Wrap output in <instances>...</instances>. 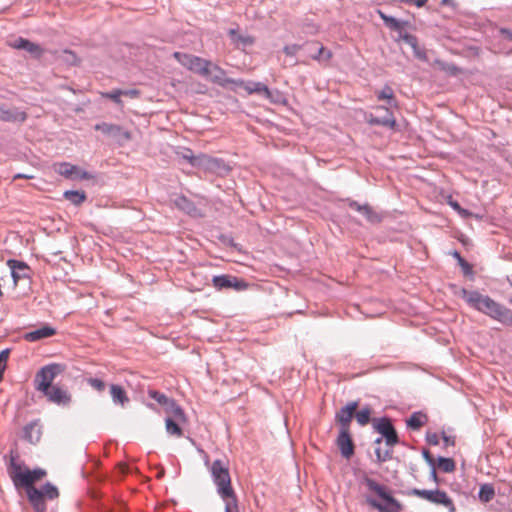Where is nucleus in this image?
Instances as JSON below:
<instances>
[{"mask_svg":"<svg viewBox=\"0 0 512 512\" xmlns=\"http://www.w3.org/2000/svg\"><path fill=\"white\" fill-rule=\"evenodd\" d=\"M459 295L470 308L505 326L512 327V310L489 295L482 294L477 290H467L466 288H461Z\"/></svg>","mask_w":512,"mask_h":512,"instance_id":"nucleus-1","label":"nucleus"},{"mask_svg":"<svg viewBox=\"0 0 512 512\" xmlns=\"http://www.w3.org/2000/svg\"><path fill=\"white\" fill-rule=\"evenodd\" d=\"M210 473L217 493L225 503V512H239L237 496L231 485L228 467L220 459H216L210 466Z\"/></svg>","mask_w":512,"mask_h":512,"instance_id":"nucleus-2","label":"nucleus"},{"mask_svg":"<svg viewBox=\"0 0 512 512\" xmlns=\"http://www.w3.org/2000/svg\"><path fill=\"white\" fill-rule=\"evenodd\" d=\"M363 484L371 492H374L385 504L379 502L371 495L365 496L366 503L378 512H400L402 510V504L393 497L389 489L382 484H379L373 478L365 477Z\"/></svg>","mask_w":512,"mask_h":512,"instance_id":"nucleus-3","label":"nucleus"},{"mask_svg":"<svg viewBox=\"0 0 512 512\" xmlns=\"http://www.w3.org/2000/svg\"><path fill=\"white\" fill-rule=\"evenodd\" d=\"M27 497L35 512H46L45 499H57L59 491L55 485L47 482L41 488L31 487L28 490Z\"/></svg>","mask_w":512,"mask_h":512,"instance_id":"nucleus-4","label":"nucleus"},{"mask_svg":"<svg viewBox=\"0 0 512 512\" xmlns=\"http://www.w3.org/2000/svg\"><path fill=\"white\" fill-rule=\"evenodd\" d=\"M10 476L14 482L15 486L25 487L26 493L31 487H34L33 484L35 481L41 479L46 475V471L42 468H36L32 471L26 469L24 472L21 471V466L16 463L15 459L12 457L10 461Z\"/></svg>","mask_w":512,"mask_h":512,"instance_id":"nucleus-5","label":"nucleus"},{"mask_svg":"<svg viewBox=\"0 0 512 512\" xmlns=\"http://www.w3.org/2000/svg\"><path fill=\"white\" fill-rule=\"evenodd\" d=\"M65 370V365L60 363H51L43 366L35 375V389L44 392L53 386V381Z\"/></svg>","mask_w":512,"mask_h":512,"instance_id":"nucleus-6","label":"nucleus"},{"mask_svg":"<svg viewBox=\"0 0 512 512\" xmlns=\"http://www.w3.org/2000/svg\"><path fill=\"white\" fill-rule=\"evenodd\" d=\"M174 57L178 59V61L183 66L187 67L189 70L201 76L208 77V75L211 73V62L208 60L202 59L194 55L181 54L179 52H175Z\"/></svg>","mask_w":512,"mask_h":512,"instance_id":"nucleus-7","label":"nucleus"},{"mask_svg":"<svg viewBox=\"0 0 512 512\" xmlns=\"http://www.w3.org/2000/svg\"><path fill=\"white\" fill-rule=\"evenodd\" d=\"M94 129L96 131L102 132L104 135L114 139L120 144H123L131 139V133L116 124L101 122L97 123L94 126Z\"/></svg>","mask_w":512,"mask_h":512,"instance_id":"nucleus-8","label":"nucleus"},{"mask_svg":"<svg viewBox=\"0 0 512 512\" xmlns=\"http://www.w3.org/2000/svg\"><path fill=\"white\" fill-rule=\"evenodd\" d=\"M374 428L385 438V442L388 446L393 447L399 442L397 432L390 418L382 417L378 420L375 419Z\"/></svg>","mask_w":512,"mask_h":512,"instance_id":"nucleus-9","label":"nucleus"},{"mask_svg":"<svg viewBox=\"0 0 512 512\" xmlns=\"http://www.w3.org/2000/svg\"><path fill=\"white\" fill-rule=\"evenodd\" d=\"M213 286L218 290L233 288L236 291L245 290L247 283L235 276L218 275L212 279Z\"/></svg>","mask_w":512,"mask_h":512,"instance_id":"nucleus-10","label":"nucleus"},{"mask_svg":"<svg viewBox=\"0 0 512 512\" xmlns=\"http://www.w3.org/2000/svg\"><path fill=\"white\" fill-rule=\"evenodd\" d=\"M210 71H211V73L208 75L207 78H209V80L211 82H213L221 87L225 88L229 84H234L236 86L244 85V81L241 79H232V78L226 77L225 70L222 69L221 67H219L218 65H214L211 63Z\"/></svg>","mask_w":512,"mask_h":512,"instance_id":"nucleus-11","label":"nucleus"},{"mask_svg":"<svg viewBox=\"0 0 512 512\" xmlns=\"http://www.w3.org/2000/svg\"><path fill=\"white\" fill-rule=\"evenodd\" d=\"M42 393L49 402L57 405L66 406L71 402V394L58 385H53Z\"/></svg>","mask_w":512,"mask_h":512,"instance_id":"nucleus-12","label":"nucleus"},{"mask_svg":"<svg viewBox=\"0 0 512 512\" xmlns=\"http://www.w3.org/2000/svg\"><path fill=\"white\" fill-rule=\"evenodd\" d=\"M358 407L357 401H351L336 412L335 420L340 425V430H350V424Z\"/></svg>","mask_w":512,"mask_h":512,"instance_id":"nucleus-13","label":"nucleus"},{"mask_svg":"<svg viewBox=\"0 0 512 512\" xmlns=\"http://www.w3.org/2000/svg\"><path fill=\"white\" fill-rule=\"evenodd\" d=\"M336 444L344 458L349 459L354 454V444L350 436V430H340Z\"/></svg>","mask_w":512,"mask_h":512,"instance_id":"nucleus-14","label":"nucleus"},{"mask_svg":"<svg viewBox=\"0 0 512 512\" xmlns=\"http://www.w3.org/2000/svg\"><path fill=\"white\" fill-rule=\"evenodd\" d=\"M436 505H442L447 508L448 512H456L455 504L448 494L440 489L431 490L430 496L427 500Z\"/></svg>","mask_w":512,"mask_h":512,"instance_id":"nucleus-15","label":"nucleus"},{"mask_svg":"<svg viewBox=\"0 0 512 512\" xmlns=\"http://www.w3.org/2000/svg\"><path fill=\"white\" fill-rule=\"evenodd\" d=\"M7 265L11 269V276L15 284H17L21 279L29 278L30 268L25 262L9 259L7 261Z\"/></svg>","mask_w":512,"mask_h":512,"instance_id":"nucleus-16","label":"nucleus"},{"mask_svg":"<svg viewBox=\"0 0 512 512\" xmlns=\"http://www.w3.org/2000/svg\"><path fill=\"white\" fill-rule=\"evenodd\" d=\"M200 162L201 166L205 169L215 172V173H221V172H228L229 167L226 165V163L219 158H214L207 156L205 154H200Z\"/></svg>","mask_w":512,"mask_h":512,"instance_id":"nucleus-17","label":"nucleus"},{"mask_svg":"<svg viewBox=\"0 0 512 512\" xmlns=\"http://www.w3.org/2000/svg\"><path fill=\"white\" fill-rule=\"evenodd\" d=\"M376 110L384 111V115L383 116H374L371 114L368 119L369 124L380 125V126L390 127V128L395 127V125H396L395 118L393 116V113L388 108H386L384 106H379V107H377Z\"/></svg>","mask_w":512,"mask_h":512,"instance_id":"nucleus-18","label":"nucleus"},{"mask_svg":"<svg viewBox=\"0 0 512 512\" xmlns=\"http://www.w3.org/2000/svg\"><path fill=\"white\" fill-rule=\"evenodd\" d=\"M13 48L22 49L30 53L32 56L36 58H40L43 55V49L36 43H33L27 39L19 37L13 41L11 44Z\"/></svg>","mask_w":512,"mask_h":512,"instance_id":"nucleus-19","label":"nucleus"},{"mask_svg":"<svg viewBox=\"0 0 512 512\" xmlns=\"http://www.w3.org/2000/svg\"><path fill=\"white\" fill-rule=\"evenodd\" d=\"M172 203L177 209L190 216H196L198 214V209L194 202L182 194L176 195L175 198L172 199Z\"/></svg>","mask_w":512,"mask_h":512,"instance_id":"nucleus-20","label":"nucleus"},{"mask_svg":"<svg viewBox=\"0 0 512 512\" xmlns=\"http://www.w3.org/2000/svg\"><path fill=\"white\" fill-rule=\"evenodd\" d=\"M27 114L18 109H9L5 105H0V121L4 122H24Z\"/></svg>","mask_w":512,"mask_h":512,"instance_id":"nucleus-21","label":"nucleus"},{"mask_svg":"<svg viewBox=\"0 0 512 512\" xmlns=\"http://www.w3.org/2000/svg\"><path fill=\"white\" fill-rule=\"evenodd\" d=\"M307 48L310 51L311 58L319 62H326L332 57V52L318 42L307 43Z\"/></svg>","mask_w":512,"mask_h":512,"instance_id":"nucleus-22","label":"nucleus"},{"mask_svg":"<svg viewBox=\"0 0 512 512\" xmlns=\"http://www.w3.org/2000/svg\"><path fill=\"white\" fill-rule=\"evenodd\" d=\"M109 392L112 402L115 405L125 407L130 402L126 390L119 384H111L109 386Z\"/></svg>","mask_w":512,"mask_h":512,"instance_id":"nucleus-23","label":"nucleus"},{"mask_svg":"<svg viewBox=\"0 0 512 512\" xmlns=\"http://www.w3.org/2000/svg\"><path fill=\"white\" fill-rule=\"evenodd\" d=\"M400 39L403 40L406 44H408L412 49L414 56L417 59L422 61L427 60L426 51L423 48H420L418 45V39L415 35L404 33L400 35Z\"/></svg>","mask_w":512,"mask_h":512,"instance_id":"nucleus-24","label":"nucleus"},{"mask_svg":"<svg viewBox=\"0 0 512 512\" xmlns=\"http://www.w3.org/2000/svg\"><path fill=\"white\" fill-rule=\"evenodd\" d=\"M56 330L50 326H43L24 335V339L29 342H35L55 335Z\"/></svg>","mask_w":512,"mask_h":512,"instance_id":"nucleus-25","label":"nucleus"},{"mask_svg":"<svg viewBox=\"0 0 512 512\" xmlns=\"http://www.w3.org/2000/svg\"><path fill=\"white\" fill-rule=\"evenodd\" d=\"M380 18L383 20L386 27L399 33V36L403 33L405 26L408 25L407 21H400L392 16H388L382 11H378Z\"/></svg>","mask_w":512,"mask_h":512,"instance_id":"nucleus-26","label":"nucleus"},{"mask_svg":"<svg viewBox=\"0 0 512 512\" xmlns=\"http://www.w3.org/2000/svg\"><path fill=\"white\" fill-rule=\"evenodd\" d=\"M23 438L29 443L35 444L41 438V429L36 422L27 424L23 429Z\"/></svg>","mask_w":512,"mask_h":512,"instance_id":"nucleus-27","label":"nucleus"},{"mask_svg":"<svg viewBox=\"0 0 512 512\" xmlns=\"http://www.w3.org/2000/svg\"><path fill=\"white\" fill-rule=\"evenodd\" d=\"M427 420V416L424 413L418 411L414 412L409 417V419H407L406 424L407 427L412 430H419L423 425L426 424Z\"/></svg>","mask_w":512,"mask_h":512,"instance_id":"nucleus-28","label":"nucleus"},{"mask_svg":"<svg viewBox=\"0 0 512 512\" xmlns=\"http://www.w3.org/2000/svg\"><path fill=\"white\" fill-rule=\"evenodd\" d=\"M177 156L195 167H200V155L195 156L190 148H181L176 152Z\"/></svg>","mask_w":512,"mask_h":512,"instance_id":"nucleus-29","label":"nucleus"},{"mask_svg":"<svg viewBox=\"0 0 512 512\" xmlns=\"http://www.w3.org/2000/svg\"><path fill=\"white\" fill-rule=\"evenodd\" d=\"M242 87L245 88V90L249 94L258 93V94H264L266 98H269L271 95V92L267 85L261 83V82H249L248 84H244Z\"/></svg>","mask_w":512,"mask_h":512,"instance_id":"nucleus-30","label":"nucleus"},{"mask_svg":"<svg viewBox=\"0 0 512 512\" xmlns=\"http://www.w3.org/2000/svg\"><path fill=\"white\" fill-rule=\"evenodd\" d=\"M382 440H383V437H379L374 441V444L377 445V447L375 448V455H376V460L378 463L386 462L392 458V450L391 449H386L383 451L379 447V445L382 443Z\"/></svg>","mask_w":512,"mask_h":512,"instance_id":"nucleus-31","label":"nucleus"},{"mask_svg":"<svg viewBox=\"0 0 512 512\" xmlns=\"http://www.w3.org/2000/svg\"><path fill=\"white\" fill-rule=\"evenodd\" d=\"M148 396L151 399H154L158 404L163 406L165 410L170 404H173V400H174L173 398L167 397L164 393H161L154 389L148 390Z\"/></svg>","mask_w":512,"mask_h":512,"instance_id":"nucleus-32","label":"nucleus"},{"mask_svg":"<svg viewBox=\"0 0 512 512\" xmlns=\"http://www.w3.org/2000/svg\"><path fill=\"white\" fill-rule=\"evenodd\" d=\"M64 198L74 205H80L86 200V194L84 191L67 190L64 192Z\"/></svg>","mask_w":512,"mask_h":512,"instance_id":"nucleus-33","label":"nucleus"},{"mask_svg":"<svg viewBox=\"0 0 512 512\" xmlns=\"http://www.w3.org/2000/svg\"><path fill=\"white\" fill-rule=\"evenodd\" d=\"M362 215L366 218V220L371 224H378L382 222L383 215L373 209L368 203H366V207L362 213Z\"/></svg>","mask_w":512,"mask_h":512,"instance_id":"nucleus-34","label":"nucleus"},{"mask_svg":"<svg viewBox=\"0 0 512 512\" xmlns=\"http://www.w3.org/2000/svg\"><path fill=\"white\" fill-rule=\"evenodd\" d=\"M495 496V489L492 484L486 483L480 486L478 497L484 502H490Z\"/></svg>","mask_w":512,"mask_h":512,"instance_id":"nucleus-35","label":"nucleus"},{"mask_svg":"<svg viewBox=\"0 0 512 512\" xmlns=\"http://www.w3.org/2000/svg\"><path fill=\"white\" fill-rule=\"evenodd\" d=\"M76 170V165H73L68 162H62L55 166V171L65 177V178H73L74 171Z\"/></svg>","mask_w":512,"mask_h":512,"instance_id":"nucleus-36","label":"nucleus"},{"mask_svg":"<svg viewBox=\"0 0 512 512\" xmlns=\"http://www.w3.org/2000/svg\"><path fill=\"white\" fill-rule=\"evenodd\" d=\"M165 411L171 414L179 422H186L187 420L184 410L176 403L175 400H173V404H170Z\"/></svg>","mask_w":512,"mask_h":512,"instance_id":"nucleus-37","label":"nucleus"},{"mask_svg":"<svg viewBox=\"0 0 512 512\" xmlns=\"http://www.w3.org/2000/svg\"><path fill=\"white\" fill-rule=\"evenodd\" d=\"M229 35L233 42L241 43L243 46L251 45L254 42V39L251 36L238 34L235 29H230Z\"/></svg>","mask_w":512,"mask_h":512,"instance_id":"nucleus-38","label":"nucleus"},{"mask_svg":"<svg viewBox=\"0 0 512 512\" xmlns=\"http://www.w3.org/2000/svg\"><path fill=\"white\" fill-rule=\"evenodd\" d=\"M356 420L360 426H365L370 422L371 418V408L369 406H365L355 414Z\"/></svg>","mask_w":512,"mask_h":512,"instance_id":"nucleus-39","label":"nucleus"},{"mask_svg":"<svg viewBox=\"0 0 512 512\" xmlns=\"http://www.w3.org/2000/svg\"><path fill=\"white\" fill-rule=\"evenodd\" d=\"M438 467L446 473H451L455 470V462L452 458L439 457Z\"/></svg>","mask_w":512,"mask_h":512,"instance_id":"nucleus-40","label":"nucleus"},{"mask_svg":"<svg viewBox=\"0 0 512 512\" xmlns=\"http://www.w3.org/2000/svg\"><path fill=\"white\" fill-rule=\"evenodd\" d=\"M378 100H387L389 105L394 102V92L389 85H385L377 94Z\"/></svg>","mask_w":512,"mask_h":512,"instance_id":"nucleus-41","label":"nucleus"},{"mask_svg":"<svg viewBox=\"0 0 512 512\" xmlns=\"http://www.w3.org/2000/svg\"><path fill=\"white\" fill-rule=\"evenodd\" d=\"M165 423H166V430H167L168 434L175 435L177 437L182 436V429L173 419L168 417V418H166Z\"/></svg>","mask_w":512,"mask_h":512,"instance_id":"nucleus-42","label":"nucleus"},{"mask_svg":"<svg viewBox=\"0 0 512 512\" xmlns=\"http://www.w3.org/2000/svg\"><path fill=\"white\" fill-rule=\"evenodd\" d=\"M86 381L90 387L98 392H103L106 388L105 382L99 378L90 377Z\"/></svg>","mask_w":512,"mask_h":512,"instance_id":"nucleus-43","label":"nucleus"},{"mask_svg":"<svg viewBox=\"0 0 512 512\" xmlns=\"http://www.w3.org/2000/svg\"><path fill=\"white\" fill-rule=\"evenodd\" d=\"M453 256L458 260V264L461 266L465 274L472 273L471 265L464 258L461 257L459 252L455 251L453 253Z\"/></svg>","mask_w":512,"mask_h":512,"instance_id":"nucleus-44","label":"nucleus"},{"mask_svg":"<svg viewBox=\"0 0 512 512\" xmlns=\"http://www.w3.org/2000/svg\"><path fill=\"white\" fill-rule=\"evenodd\" d=\"M103 96L108 98V99H110V100H112L117 105H121L122 104V100H121L122 90H120V89H115V90H112L110 92H107Z\"/></svg>","mask_w":512,"mask_h":512,"instance_id":"nucleus-45","label":"nucleus"},{"mask_svg":"<svg viewBox=\"0 0 512 512\" xmlns=\"http://www.w3.org/2000/svg\"><path fill=\"white\" fill-rule=\"evenodd\" d=\"M430 492H431V490L413 488L408 492V494L412 495V496L419 497V498L427 501L430 496Z\"/></svg>","mask_w":512,"mask_h":512,"instance_id":"nucleus-46","label":"nucleus"},{"mask_svg":"<svg viewBox=\"0 0 512 512\" xmlns=\"http://www.w3.org/2000/svg\"><path fill=\"white\" fill-rule=\"evenodd\" d=\"M92 175L81 169L80 167L76 166V170L74 171L73 178L72 179H91Z\"/></svg>","mask_w":512,"mask_h":512,"instance_id":"nucleus-47","label":"nucleus"},{"mask_svg":"<svg viewBox=\"0 0 512 512\" xmlns=\"http://www.w3.org/2000/svg\"><path fill=\"white\" fill-rule=\"evenodd\" d=\"M347 204H348V206H349L351 209H353V210H355V211L359 212L360 214H362V213H363V211H364V209H365V207H366V203H365V204H360V203H358L357 201L352 200V199H347Z\"/></svg>","mask_w":512,"mask_h":512,"instance_id":"nucleus-48","label":"nucleus"},{"mask_svg":"<svg viewBox=\"0 0 512 512\" xmlns=\"http://www.w3.org/2000/svg\"><path fill=\"white\" fill-rule=\"evenodd\" d=\"M301 48L300 45H297V44H292V45H287L284 47L283 51L284 53L287 55V56H295L297 54V52L299 51V49Z\"/></svg>","mask_w":512,"mask_h":512,"instance_id":"nucleus-49","label":"nucleus"},{"mask_svg":"<svg viewBox=\"0 0 512 512\" xmlns=\"http://www.w3.org/2000/svg\"><path fill=\"white\" fill-rule=\"evenodd\" d=\"M422 455L430 467L435 466V460H434L433 456L431 455V453L429 452V450L424 449L422 452Z\"/></svg>","mask_w":512,"mask_h":512,"instance_id":"nucleus-50","label":"nucleus"},{"mask_svg":"<svg viewBox=\"0 0 512 512\" xmlns=\"http://www.w3.org/2000/svg\"><path fill=\"white\" fill-rule=\"evenodd\" d=\"M426 440L430 445H438L439 444V436L436 433H427Z\"/></svg>","mask_w":512,"mask_h":512,"instance_id":"nucleus-51","label":"nucleus"},{"mask_svg":"<svg viewBox=\"0 0 512 512\" xmlns=\"http://www.w3.org/2000/svg\"><path fill=\"white\" fill-rule=\"evenodd\" d=\"M10 354V349H4L0 352V366L6 365V362L8 360Z\"/></svg>","mask_w":512,"mask_h":512,"instance_id":"nucleus-52","label":"nucleus"},{"mask_svg":"<svg viewBox=\"0 0 512 512\" xmlns=\"http://www.w3.org/2000/svg\"><path fill=\"white\" fill-rule=\"evenodd\" d=\"M122 95L130 98H136L140 95V92L137 89L122 90Z\"/></svg>","mask_w":512,"mask_h":512,"instance_id":"nucleus-53","label":"nucleus"},{"mask_svg":"<svg viewBox=\"0 0 512 512\" xmlns=\"http://www.w3.org/2000/svg\"><path fill=\"white\" fill-rule=\"evenodd\" d=\"M400 2H403V3H413L415 4L417 7H423L428 0H399Z\"/></svg>","mask_w":512,"mask_h":512,"instance_id":"nucleus-54","label":"nucleus"},{"mask_svg":"<svg viewBox=\"0 0 512 512\" xmlns=\"http://www.w3.org/2000/svg\"><path fill=\"white\" fill-rule=\"evenodd\" d=\"M501 35H504L508 40L512 41V31L507 28H501L499 30Z\"/></svg>","mask_w":512,"mask_h":512,"instance_id":"nucleus-55","label":"nucleus"},{"mask_svg":"<svg viewBox=\"0 0 512 512\" xmlns=\"http://www.w3.org/2000/svg\"><path fill=\"white\" fill-rule=\"evenodd\" d=\"M430 479L435 482L436 484H438L439 482V479H438V476H437V472H436V467L433 466L431 467V471H430Z\"/></svg>","mask_w":512,"mask_h":512,"instance_id":"nucleus-56","label":"nucleus"},{"mask_svg":"<svg viewBox=\"0 0 512 512\" xmlns=\"http://www.w3.org/2000/svg\"><path fill=\"white\" fill-rule=\"evenodd\" d=\"M450 205H451V207H452L454 210H457V211H458V212H460V213H463V214H466V213H467V211H466L465 209H462V208L460 207L459 203H458V202H456V201H455V202H452V201H451V202H450Z\"/></svg>","mask_w":512,"mask_h":512,"instance_id":"nucleus-57","label":"nucleus"},{"mask_svg":"<svg viewBox=\"0 0 512 512\" xmlns=\"http://www.w3.org/2000/svg\"><path fill=\"white\" fill-rule=\"evenodd\" d=\"M442 438L446 445H454L455 443L454 438L447 436L445 433H443Z\"/></svg>","mask_w":512,"mask_h":512,"instance_id":"nucleus-58","label":"nucleus"},{"mask_svg":"<svg viewBox=\"0 0 512 512\" xmlns=\"http://www.w3.org/2000/svg\"><path fill=\"white\" fill-rule=\"evenodd\" d=\"M447 71L452 73L453 75H456L460 71V69L455 65H451L447 68Z\"/></svg>","mask_w":512,"mask_h":512,"instance_id":"nucleus-59","label":"nucleus"},{"mask_svg":"<svg viewBox=\"0 0 512 512\" xmlns=\"http://www.w3.org/2000/svg\"><path fill=\"white\" fill-rule=\"evenodd\" d=\"M19 178H23V179H32L33 177L30 176V175H26V174H22V173H18L14 176V179H19Z\"/></svg>","mask_w":512,"mask_h":512,"instance_id":"nucleus-60","label":"nucleus"},{"mask_svg":"<svg viewBox=\"0 0 512 512\" xmlns=\"http://www.w3.org/2000/svg\"><path fill=\"white\" fill-rule=\"evenodd\" d=\"M66 54H69L71 56V61L74 62L76 60V55L70 51V50H65L64 51Z\"/></svg>","mask_w":512,"mask_h":512,"instance_id":"nucleus-61","label":"nucleus"},{"mask_svg":"<svg viewBox=\"0 0 512 512\" xmlns=\"http://www.w3.org/2000/svg\"><path fill=\"white\" fill-rule=\"evenodd\" d=\"M5 369H6V365L5 364L3 366H0V382L3 379V374H4Z\"/></svg>","mask_w":512,"mask_h":512,"instance_id":"nucleus-62","label":"nucleus"},{"mask_svg":"<svg viewBox=\"0 0 512 512\" xmlns=\"http://www.w3.org/2000/svg\"><path fill=\"white\" fill-rule=\"evenodd\" d=\"M147 407H149V408H151V409H154V408H155V407H154V405H153V404H151V403L147 404Z\"/></svg>","mask_w":512,"mask_h":512,"instance_id":"nucleus-63","label":"nucleus"},{"mask_svg":"<svg viewBox=\"0 0 512 512\" xmlns=\"http://www.w3.org/2000/svg\"><path fill=\"white\" fill-rule=\"evenodd\" d=\"M509 303L512 305V296L509 298Z\"/></svg>","mask_w":512,"mask_h":512,"instance_id":"nucleus-64","label":"nucleus"}]
</instances>
